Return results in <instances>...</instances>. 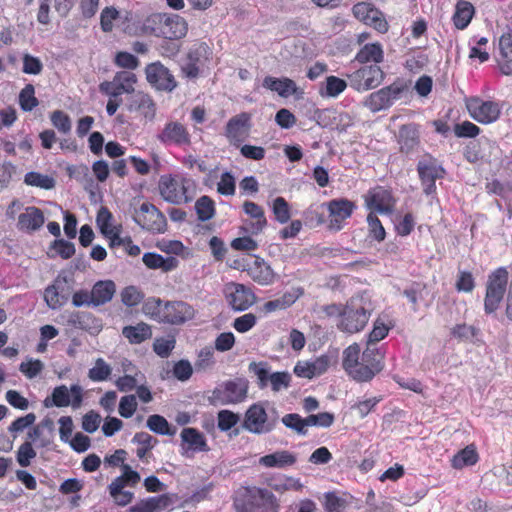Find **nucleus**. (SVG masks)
<instances>
[{
    "instance_id": "nucleus-63",
    "label": "nucleus",
    "mask_w": 512,
    "mask_h": 512,
    "mask_svg": "<svg viewBox=\"0 0 512 512\" xmlns=\"http://www.w3.org/2000/svg\"><path fill=\"white\" fill-rule=\"evenodd\" d=\"M36 457V451L33 449L30 441L24 442L18 449L17 462L21 467H28L31 460Z\"/></svg>"
},
{
    "instance_id": "nucleus-34",
    "label": "nucleus",
    "mask_w": 512,
    "mask_h": 512,
    "mask_svg": "<svg viewBox=\"0 0 512 512\" xmlns=\"http://www.w3.org/2000/svg\"><path fill=\"white\" fill-rule=\"evenodd\" d=\"M141 477L137 471H134L129 465H122V475L116 477L108 486L109 494L114 495L124 491L125 486L134 487Z\"/></svg>"
},
{
    "instance_id": "nucleus-28",
    "label": "nucleus",
    "mask_w": 512,
    "mask_h": 512,
    "mask_svg": "<svg viewBox=\"0 0 512 512\" xmlns=\"http://www.w3.org/2000/svg\"><path fill=\"white\" fill-rule=\"evenodd\" d=\"M417 170L422 181L423 190L427 195L435 192V181L443 177L444 169L437 164L435 159H424L419 161Z\"/></svg>"
},
{
    "instance_id": "nucleus-59",
    "label": "nucleus",
    "mask_w": 512,
    "mask_h": 512,
    "mask_svg": "<svg viewBox=\"0 0 512 512\" xmlns=\"http://www.w3.org/2000/svg\"><path fill=\"white\" fill-rule=\"evenodd\" d=\"M215 364L214 351L211 347H204L197 355L196 370H207Z\"/></svg>"
},
{
    "instance_id": "nucleus-39",
    "label": "nucleus",
    "mask_w": 512,
    "mask_h": 512,
    "mask_svg": "<svg viewBox=\"0 0 512 512\" xmlns=\"http://www.w3.org/2000/svg\"><path fill=\"white\" fill-rule=\"evenodd\" d=\"M142 261L147 268L161 269L164 272L172 271L178 266V260L175 257L164 258L162 255L152 252L145 253Z\"/></svg>"
},
{
    "instance_id": "nucleus-49",
    "label": "nucleus",
    "mask_w": 512,
    "mask_h": 512,
    "mask_svg": "<svg viewBox=\"0 0 512 512\" xmlns=\"http://www.w3.org/2000/svg\"><path fill=\"white\" fill-rule=\"evenodd\" d=\"M195 211L200 221L205 222L215 215V204L209 196H201L195 203Z\"/></svg>"
},
{
    "instance_id": "nucleus-30",
    "label": "nucleus",
    "mask_w": 512,
    "mask_h": 512,
    "mask_svg": "<svg viewBox=\"0 0 512 512\" xmlns=\"http://www.w3.org/2000/svg\"><path fill=\"white\" fill-rule=\"evenodd\" d=\"M250 278L262 286L274 283L276 274L271 266L261 258H256L247 268Z\"/></svg>"
},
{
    "instance_id": "nucleus-35",
    "label": "nucleus",
    "mask_w": 512,
    "mask_h": 512,
    "mask_svg": "<svg viewBox=\"0 0 512 512\" xmlns=\"http://www.w3.org/2000/svg\"><path fill=\"white\" fill-rule=\"evenodd\" d=\"M129 110L138 112L145 118L153 119L156 114V105L151 96L143 92H137L131 98Z\"/></svg>"
},
{
    "instance_id": "nucleus-41",
    "label": "nucleus",
    "mask_w": 512,
    "mask_h": 512,
    "mask_svg": "<svg viewBox=\"0 0 512 512\" xmlns=\"http://www.w3.org/2000/svg\"><path fill=\"white\" fill-rule=\"evenodd\" d=\"M169 498L166 495L150 497L140 501L129 508V512H155L168 505Z\"/></svg>"
},
{
    "instance_id": "nucleus-56",
    "label": "nucleus",
    "mask_w": 512,
    "mask_h": 512,
    "mask_svg": "<svg viewBox=\"0 0 512 512\" xmlns=\"http://www.w3.org/2000/svg\"><path fill=\"white\" fill-rule=\"evenodd\" d=\"M19 105L24 111H31L38 105L35 97V89L32 84H27L19 94Z\"/></svg>"
},
{
    "instance_id": "nucleus-45",
    "label": "nucleus",
    "mask_w": 512,
    "mask_h": 512,
    "mask_svg": "<svg viewBox=\"0 0 512 512\" xmlns=\"http://www.w3.org/2000/svg\"><path fill=\"white\" fill-rule=\"evenodd\" d=\"M356 60L360 63H380L383 60V50L381 44L371 43L364 45L357 53Z\"/></svg>"
},
{
    "instance_id": "nucleus-47",
    "label": "nucleus",
    "mask_w": 512,
    "mask_h": 512,
    "mask_svg": "<svg viewBox=\"0 0 512 512\" xmlns=\"http://www.w3.org/2000/svg\"><path fill=\"white\" fill-rule=\"evenodd\" d=\"M478 460V455L476 450L472 446H467L466 448L459 451L452 458V466L455 469H462L466 466L474 465Z\"/></svg>"
},
{
    "instance_id": "nucleus-48",
    "label": "nucleus",
    "mask_w": 512,
    "mask_h": 512,
    "mask_svg": "<svg viewBox=\"0 0 512 512\" xmlns=\"http://www.w3.org/2000/svg\"><path fill=\"white\" fill-rule=\"evenodd\" d=\"M132 442L140 446L136 450V454L143 460L145 459L147 452L158 443V440L147 432H138L134 435Z\"/></svg>"
},
{
    "instance_id": "nucleus-25",
    "label": "nucleus",
    "mask_w": 512,
    "mask_h": 512,
    "mask_svg": "<svg viewBox=\"0 0 512 512\" xmlns=\"http://www.w3.org/2000/svg\"><path fill=\"white\" fill-rule=\"evenodd\" d=\"M365 203L368 209L380 214H391L394 210L396 199L391 191L384 187H375L365 195Z\"/></svg>"
},
{
    "instance_id": "nucleus-53",
    "label": "nucleus",
    "mask_w": 512,
    "mask_h": 512,
    "mask_svg": "<svg viewBox=\"0 0 512 512\" xmlns=\"http://www.w3.org/2000/svg\"><path fill=\"white\" fill-rule=\"evenodd\" d=\"M271 488L276 492L283 493L285 491H301L303 484L299 478L291 476H283L270 484Z\"/></svg>"
},
{
    "instance_id": "nucleus-3",
    "label": "nucleus",
    "mask_w": 512,
    "mask_h": 512,
    "mask_svg": "<svg viewBox=\"0 0 512 512\" xmlns=\"http://www.w3.org/2000/svg\"><path fill=\"white\" fill-rule=\"evenodd\" d=\"M236 512H277L275 495L264 488L243 487L239 489L233 501Z\"/></svg>"
},
{
    "instance_id": "nucleus-26",
    "label": "nucleus",
    "mask_w": 512,
    "mask_h": 512,
    "mask_svg": "<svg viewBox=\"0 0 512 512\" xmlns=\"http://www.w3.org/2000/svg\"><path fill=\"white\" fill-rule=\"evenodd\" d=\"M181 455L189 457L197 452H208L209 446L203 433L196 428H183L180 433Z\"/></svg>"
},
{
    "instance_id": "nucleus-60",
    "label": "nucleus",
    "mask_w": 512,
    "mask_h": 512,
    "mask_svg": "<svg viewBox=\"0 0 512 512\" xmlns=\"http://www.w3.org/2000/svg\"><path fill=\"white\" fill-rule=\"evenodd\" d=\"M142 299V293L135 286H127L121 291V301L128 307L138 305Z\"/></svg>"
},
{
    "instance_id": "nucleus-23",
    "label": "nucleus",
    "mask_w": 512,
    "mask_h": 512,
    "mask_svg": "<svg viewBox=\"0 0 512 512\" xmlns=\"http://www.w3.org/2000/svg\"><path fill=\"white\" fill-rule=\"evenodd\" d=\"M402 92L403 88L397 84L384 87L371 93L366 98L364 105L372 112L387 109L400 98Z\"/></svg>"
},
{
    "instance_id": "nucleus-4",
    "label": "nucleus",
    "mask_w": 512,
    "mask_h": 512,
    "mask_svg": "<svg viewBox=\"0 0 512 512\" xmlns=\"http://www.w3.org/2000/svg\"><path fill=\"white\" fill-rule=\"evenodd\" d=\"M144 312L158 321L169 324H182L195 315L194 308L183 301L163 303L160 299H152L145 303Z\"/></svg>"
},
{
    "instance_id": "nucleus-58",
    "label": "nucleus",
    "mask_w": 512,
    "mask_h": 512,
    "mask_svg": "<svg viewBox=\"0 0 512 512\" xmlns=\"http://www.w3.org/2000/svg\"><path fill=\"white\" fill-rule=\"evenodd\" d=\"M53 126L61 133L68 134L72 128L70 117L61 110L54 111L50 116Z\"/></svg>"
},
{
    "instance_id": "nucleus-21",
    "label": "nucleus",
    "mask_w": 512,
    "mask_h": 512,
    "mask_svg": "<svg viewBox=\"0 0 512 512\" xmlns=\"http://www.w3.org/2000/svg\"><path fill=\"white\" fill-rule=\"evenodd\" d=\"M250 129L251 115L247 112H242L228 120L224 135L231 145L240 147L241 143L249 135Z\"/></svg>"
},
{
    "instance_id": "nucleus-37",
    "label": "nucleus",
    "mask_w": 512,
    "mask_h": 512,
    "mask_svg": "<svg viewBox=\"0 0 512 512\" xmlns=\"http://www.w3.org/2000/svg\"><path fill=\"white\" fill-rule=\"evenodd\" d=\"M263 87L277 92L281 97H289L297 91L296 83L289 78H275L267 76L263 80Z\"/></svg>"
},
{
    "instance_id": "nucleus-10",
    "label": "nucleus",
    "mask_w": 512,
    "mask_h": 512,
    "mask_svg": "<svg viewBox=\"0 0 512 512\" xmlns=\"http://www.w3.org/2000/svg\"><path fill=\"white\" fill-rule=\"evenodd\" d=\"M337 361L338 351L329 350L313 360L298 361L294 367V373L298 377L312 379L324 374Z\"/></svg>"
},
{
    "instance_id": "nucleus-43",
    "label": "nucleus",
    "mask_w": 512,
    "mask_h": 512,
    "mask_svg": "<svg viewBox=\"0 0 512 512\" xmlns=\"http://www.w3.org/2000/svg\"><path fill=\"white\" fill-rule=\"evenodd\" d=\"M347 87V82L336 76H328L325 83L319 89V94L322 97L336 98Z\"/></svg>"
},
{
    "instance_id": "nucleus-29",
    "label": "nucleus",
    "mask_w": 512,
    "mask_h": 512,
    "mask_svg": "<svg viewBox=\"0 0 512 512\" xmlns=\"http://www.w3.org/2000/svg\"><path fill=\"white\" fill-rule=\"evenodd\" d=\"M157 139L163 144L186 145L190 143V135L186 127L177 121L165 124Z\"/></svg>"
},
{
    "instance_id": "nucleus-52",
    "label": "nucleus",
    "mask_w": 512,
    "mask_h": 512,
    "mask_svg": "<svg viewBox=\"0 0 512 512\" xmlns=\"http://www.w3.org/2000/svg\"><path fill=\"white\" fill-rule=\"evenodd\" d=\"M281 422L285 425V427L291 429L298 435L305 436L308 433L306 419L302 418L297 413H289L284 415L281 419Z\"/></svg>"
},
{
    "instance_id": "nucleus-62",
    "label": "nucleus",
    "mask_w": 512,
    "mask_h": 512,
    "mask_svg": "<svg viewBox=\"0 0 512 512\" xmlns=\"http://www.w3.org/2000/svg\"><path fill=\"white\" fill-rule=\"evenodd\" d=\"M176 341L173 337L158 338L154 341L153 350L161 358H167L175 348Z\"/></svg>"
},
{
    "instance_id": "nucleus-17",
    "label": "nucleus",
    "mask_w": 512,
    "mask_h": 512,
    "mask_svg": "<svg viewBox=\"0 0 512 512\" xmlns=\"http://www.w3.org/2000/svg\"><path fill=\"white\" fill-rule=\"evenodd\" d=\"M211 50L206 43L194 44L182 65V72L185 77L194 79L197 78L201 69L209 62Z\"/></svg>"
},
{
    "instance_id": "nucleus-54",
    "label": "nucleus",
    "mask_w": 512,
    "mask_h": 512,
    "mask_svg": "<svg viewBox=\"0 0 512 512\" xmlns=\"http://www.w3.org/2000/svg\"><path fill=\"white\" fill-rule=\"evenodd\" d=\"M112 368L103 358H97L94 366L89 369L88 377L94 382H102L109 378Z\"/></svg>"
},
{
    "instance_id": "nucleus-11",
    "label": "nucleus",
    "mask_w": 512,
    "mask_h": 512,
    "mask_svg": "<svg viewBox=\"0 0 512 512\" xmlns=\"http://www.w3.org/2000/svg\"><path fill=\"white\" fill-rule=\"evenodd\" d=\"M134 221L144 230L151 233H164L166 231V218L159 209L149 203L144 202L134 212Z\"/></svg>"
},
{
    "instance_id": "nucleus-51",
    "label": "nucleus",
    "mask_w": 512,
    "mask_h": 512,
    "mask_svg": "<svg viewBox=\"0 0 512 512\" xmlns=\"http://www.w3.org/2000/svg\"><path fill=\"white\" fill-rule=\"evenodd\" d=\"M147 427L154 433L160 435L172 436L175 434V429H171L168 421L161 415H150L146 423Z\"/></svg>"
},
{
    "instance_id": "nucleus-19",
    "label": "nucleus",
    "mask_w": 512,
    "mask_h": 512,
    "mask_svg": "<svg viewBox=\"0 0 512 512\" xmlns=\"http://www.w3.org/2000/svg\"><path fill=\"white\" fill-rule=\"evenodd\" d=\"M323 206L328 211L329 228L335 231L343 228L344 221L350 218L356 209V204L347 198L332 199Z\"/></svg>"
},
{
    "instance_id": "nucleus-33",
    "label": "nucleus",
    "mask_w": 512,
    "mask_h": 512,
    "mask_svg": "<svg viewBox=\"0 0 512 512\" xmlns=\"http://www.w3.org/2000/svg\"><path fill=\"white\" fill-rule=\"evenodd\" d=\"M499 50L498 67L502 74L510 76L512 75V31L500 37Z\"/></svg>"
},
{
    "instance_id": "nucleus-46",
    "label": "nucleus",
    "mask_w": 512,
    "mask_h": 512,
    "mask_svg": "<svg viewBox=\"0 0 512 512\" xmlns=\"http://www.w3.org/2000/svg\"><path fill=\"white\" fill-rule=\"evenodd\" d=\"M24 183L27 186L37 187L44 190H50L55 187V179L53 177L34 171L25 174Z\"/></svg>"
},
{
    "instance_id": "nucleus-40",
    "label": "nucleus",
    "mask_w": 512,
    "mask_h": 512,
    "mask_svg": "<svg viewBox=\"0 0 512 512\" xmlns=\"http://www.w3.org/2000/svg\"><path fill=\"white\" fill-rule=\"evenodd\" d=\"M122 334L131 344H140L152 336L151 327L140 322L136 325L125 326L122 329Z\"/></svg>"
},
{
    "instance_id": "nucleus-64",
    "label": "nucleus",
    "mask_w": 512,
    "mask_h": 512,
    "mask_svg": "<svg viewBox=\"0 0 512 512\" xmlns=\"http://www.w3.org/2000/svg\"><path fill=\"white\" fill-rule=\"evenodd\" d=\"M257 323V317L253 313H246L233 321V328L239 333L251 330Z\"/></svg>"
},
{
    "instance_id": "nucleus-32",
    "label": "nucleus",
    "mask_w": 512,
    "mask_h": 512,
    "mask_svg": "<svg viewBox=\"0 0 512 512\" xmlns=\"http://www.w3.org/2000/svg\"><path fill=\"white\" fill-rule=\"evenodd\" d=\"M398 143L403 153L413 152L419 145V130L416 124L403 125L399 129Z\"/></svg>"
},
{
    "instance_id": "nucleus-15",
    "label": "nucleus",
    "mask_w": 512,
    "mask_h": 512,
    "mask_svg": "<svg viewBox=\"0 0 512 512\" xmlns=\"http://www.w3.org/2000/svg\"><path fill=\"white\" fill-rule=\"evenodd\" d=\"M223 293L226 302L235 311H245L249 309L256 300L254 292L249 287L240 283H227Z\"/></svg>"
},
{
    "instance_id": "nucleus-5",
    "label": "nucleus",
    "mask_w": 512,
    "mask_h": 512,
    "mask_svg": "<svg viewBox=\"0 0 512 512\" xmlns=\"http://www.w3.org/2000/svg\"><path fill=\"white\" fill-rule=\"evenodd\" d=\"M145 30H150L156 36L177 40L184 37L188 31L185 19L176 14L155 13L144 22Z\"/></svg>"
},
{
    "instance_id": "nucleus-42",
    "label": "nucleus",
    "mask_w": 512,
    "mask_h": 512,
    "mask_svg": "<svg viewBox=\"0 0 512 512\" xmlns=\"http://www.w3.org/2000/svg\"><path fill=\"white\" fill-rule=\"evenodd\" d=\"M383 354L379 349L373 348L372 345L367 344V348L362 354L363 367L371 366L372 378L383 369Z\"/></svg>"
},
{
    "instance_id": "nucleus-20",
    "label": "nucleus",
    "mask_w": 512,
    "mask_h": 512,
    "mask_svg": "<svg viewBox=\"0 0 512 512\" xmlns=\"http://www.w3.org/2000/svg\"><path fill=\"white\" fill-rule=\"evenodd\" d=\"M354 17L364 24L373 27L380 33L388 31V23L383 13L373 4L367 2H359L352 7Z\"/></svg>"
},
{
    "instance_id": "nucleus-18",
    "label": "nucleus",
    "mask_w": 512,
    "mask_h": 512,
    "mask_svg": "<svg viewBox=\"0 0 512 512\" xmlns=\"http://www.w3.org/2000/svg\"><path fill=\"white\" fill-rule=\"evenodd\" d=\"M145 75L148 83L156 90L171 92L177 87L175 77L160 61L148 64Z\"/></svg>"
},
{
    "instance_id": "nucleus-7",
    "label": "nucleus",
    "mask_w": 512,
    "mask_h": 512,
    "mask_svg": "<svg viewBox=\"0 0 512 512\" xmlns=\"http://www.w3.org/2000/svg\"><path fill=\"white\" fill-rule=\"evenodd\" d=\"M509 272L505 267L492 271L486 284L484 309L487 314L494 313L503 300L508 284Z\"/></svg>"
},
{
    "instance_id": "nucleus-1",
    "label": "nucleus",
    "mask_w": 512,
    "mask_h": 512,
    "mask_svg": "<svg viewBox=\"0 0 512 512\" xmlns=\"http://www.w3.org/2000/svg\"><path fill=\"white\" fill-rule=\"evenodd\" d=\"M158 190L162 199L173 205L191 202L197 192L194 179L181 173L162 175L158 182Z\"/></svg>"
},
{
    "instance_id": "nucleus-50",
    "label": "nucleus",
    "mask_w": 512,
    "mask_h": 512,
    "mask_svg": "<svg viewBox=\"0 0 512 512\" xmlns=\"http://www.w3.org/2000/svg\"><path fill=\"white\" fill-rule=\"evenodd\" d=\"M271 209L275 220L280 224L287 223L291 218L290 205L285 198L279 196L276 197L271 205Z\"/></svg>"
},
{
    "instance_id": "nucleus-22",
    "label": "nucleus",
    "mask_w": 512,
    "mask_h": 512,
    "mask_svg": "<svg viewBox=\"0 0 512 512\" xmlns=\"http://www.w3.org/2000/svg\"><path fill=\"white\" fill-rule=\"evenodd\" d=\"M82 403V388L74 384L68 389L65 385H60L54 388L52 392V399L46 398L44 405L46 407H67L71 405L74 409L81 406Z\"/></svg>"
},
{
    "instance_id": "nucleus-38",
    "label": "nucleus",
    "mask_w": 512,
    "mask_h": 512,
    "mask_svg": "<svg viewBox=\"0 0 512 512\" xmlns=\"http://www.w3.org/2000/svg\"><path fill=\"white\" fill-rule=\"evenodd\" d=\"M303 291L300 288H293L291 291H287L281 297L267 301L262 309L265 313H272L278 310H284L290 307L296 302V300L302 295Z\"/></svg>"
},
{
    "instance_id": "nucleus-8",
    "label": "nucleus",
    "mask_w": 512,
    "mask_h": 512,
    "mask_svg": "<svg viewBox=\"0 0 512 512\" xmlns=\"http://www.w3.org/2000/svg\"><path fill=\"white\" fill-rule=\"evenodd\" d=\"M248 383L244 379L226 381L212 391L213 405H231L243 402L247 397Z\"/></svg>"
},
{
    "instance_id": "nucleus-14",
    "label": "nucleus",
    "mask_w": 512,
    "mask_h": 512,
    "mask_svg": "<svg viewBox=\"0 0 512 512\" xmlns=\"http://www.w3.org/2000/svg\"><path fill=\"white\" fill-rule=\"evenodd\" d=\"M249 369L257 376L258 385L261 389L270 386L274 392H279L290 386L291 375L288 372L270 373L267 364L262 362L251 363Z\"/></svg>"
},
{
    "instance_id": "nucleus-61",
    "label": "nucleus",
    "mask_w": 512,
    "mask_h": 512,
    "mask_svg": "<svg viewBox=\"0 0 512 512\" xmlns=\"http://www.w3.org/2000/svg\"><path fill=\"white\" fill-rule=\"evenodd\" d=\"M389 330L390 327L387 326L384 321L377 319L374 322L372 331L368 335L367 344L374 345L378 343L387 336Z\"/></svg>"
},
{
    "instance_id": "nucleus-24",
    "label": "nucleus",
    "mask_w": 512,
    "mask_h": 512,
    "mask_svg": "<svg viewBox=\"0 0 512 512\" xmlns=\"http://www.w3.org/2000/svg\"><path fill=\"white\" fill-rule=\"evenodd\" d=\"M243 427L254 434H265L273 430L274 424L268 421L266 410L261 404H253L245 413Z\"/></svg>"
},
{
    "instance_id": "nucleus-16",
    "label": "nucleus",
    "mask_w": 512,
    "mask_h": 512,
    "mask_svg": "<svg viewBox=\"0 0 512 512\" xmlns=\"http://www.w3.org/2000/svg\"><path fill=\"white\" fill-rule=\"evenodd\" d=\"M350 86L357 91H366L380 85L383 72L377 65H366L347 75Z\"/></svg>"
},
{
    "instance_id": "nucleus-57",
    "label": "nucleus",
    "mask_w": 512,
    "mask_h": 512,
    "mask_svg": "<svg viewBox=\"0 0 512 512\" xmlns=\"http://www.w3.org/2000/svg\"><path fill=\"white\" fill-rule=\"evenodd\" d=\"M239 420V415L230 410H220L217 414V426L222 432L230 430Z\"/></svg>"
},
{
    "instance_id": "nucleus-44",
    "label": "nucleus",
    "mask_w": 512,
    "mask_h": 512,
    "mask_svg": "<svg viewBox=\"0 0 512 512\" xmlns=\"http://www.w3.org/2000/svg\"><path fill=\"white\" fill-rule=\"evenodd\" d=\"M474 7L470 2L460 1L456 6L453 21L458 29L466 28L472 20Z\"/></svg>"
},
{
    "instance_id": "nucleus-31",
    "label": "nucleus",
    "mask_w": 512,
    "mask_h": 512,
    "mask_svg": "<svg viewBox=\"0 0 512 512\" xmlns=\"http://www.w3.org/2000/svg\"><path fill=\"white\" fill-rule=\"evenodd\" d=\"M296 461L297 457L294 453L287 450H278L260 457L259 464L266 468L284 469L293 466Z\"/></svg>"
},
{
    "instance_id": "nucleus-2",
    "label": "nucleus",
    "mask_w": 512,
    "mask_h": 512,
    "mask_svg": "<svg viewBox=\"0 0 512 512\" xmlns=\"http://www.w3.org/2000/svg\"><path fill=\"white\" fill-rule=\"evenodd\" d=\"M371 312L369 296L366 293L357 294L346 302L342 318L337 321L336 327L343 333H358L367 325Z\"/></svg>"
},
{
    "instance_id": "nucleus-55",
    "label": "nucleus",
    "mask_w": 512,
    "mask_h": 512,
    "mask_svg": "<svg viewBox=\"0 0 512 512\" xmlns=\"http://www.w3.org/2000/svg\"><path fill=\"white\" fill-rule=\"evenodd\" d=\"M44 370V363L39 359L27 358L20 363L19 371L27 378L34 379Z\"/></svg>"
},
{
    "instance_id": "nucleus-13",
    "label": "nucleus",
    "mask_w": 512,
    "mask_h": 512,
    "mask_svg": "<svg viewBox=\"0 0 512 512\" xmlns=\"http://www.w3.org/2000/svg\"><path fill=\"white\" fill-rule=\"evenodd\" d=\"M137 76L128 70H122L115 73L109 81L100 83L99 90L101 93L118 98L122 94H131L135 91Z\"/></svg>"
},
{
    "instance_id": "nucleus-6",
    "label": "nucleus",
    "mask_w": 512,
    "mask_h": 512,
    "mask_svg": "<svg viewBox=\"0 0 512 512\" xmlns=\"http://www.w3.org/2000/svg\"><path fill=\"white\" fill-rule=\"evenodd\" d=\"M6 217L17 218L16 227L19 231L31 234L41 229L45 223L43 211L36 206L24 207L23 202L14 199L6 209Z\"/></svg>"
},
{
    "instance_id": "nucleus-9",
    "label": "nucleus",
    "mask_w": 512,
    "mask_h": 512,
    "mask_svg": "<svg viewBox=\"0 0 512 512\" xmlns=\"http://www.w3.org/2000/svg\"><path fill=\"white\" fill-rule=\"evenodd\" d=\"M465 104L470 117L481 124L494 123L501 115L502 105L498 101L475 96L467 98Z\"/></svg>"
},
{
    "instance_id": "nucleus-36",
    "label": "nucleus",
    "mask_w": 512,
    "mask_h": 512,
    "mask_svg": "<svg viewBox=\"0 0 512 512\" xmlns=\"http://www.w3.org/2000/svg\"><path fill=\"white\" fill-rule=\"evenodd\" d=\"M116 285L112 280L97 281L91 290L93 306H100L112 300Z\"/></svg>"
},
{
    "instance_id": "nucleus-27",
    "label": "nucleus",
    "mask_w": 512,
    "mask_h": 512,
    "mask_svg": "<svg viewBox=\"0 0 512 512\" xmlns=\"http://www.w3.org/2000/svg\"><path fill=\"white\" fill-rule=\"evenodd\" d=\"M243 211L250 219L244 222L242 230L251 235L260 234L268 224L264 209L255 202L245 201L243 203Z\"/></svg>"
},
{
    "instance_id": "nucleus-12",
    "label": "nucleus",
    "mask_w": 512,
    "mask_h": 512,
    "mask_svg": "<svg viewBox=\"0 0 512 512\" xmlns=\"http://www.w3.org/2000/svg\"><path fill=\"white\" fill-rule=\"evenodd\" d=\"M361 348L359 344L353 343L343 351L342 365L347 374L358 382H365L372 379L371 366L363 367L359 361Z\"/></svg>"
}]
</instances>
